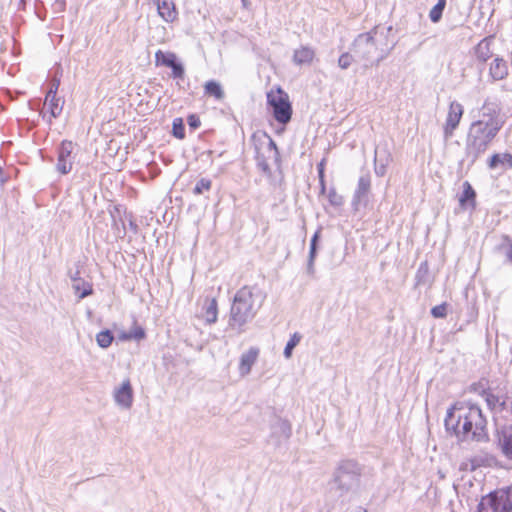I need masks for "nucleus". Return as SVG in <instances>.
<instances>
[{
	"label": "nucleus",
	"mask_w": 512,
	"mask_h": 512,
	"mask_svg": "<svg viewBox=\"0 0 512 512\" xmlns=\"http://www.w3.org/2000/svg\"><path fill=\"white\" fill-rule=\"evenodd\" d=\"M145 337V331L141 327H135L133 330H131L129 333H125L121 336V339L124 340H142Z\"/></svg>",
	"instance_id": "nucleus-33"
},
{
	"label": "nucleus",
	"mask_w": 512,
	"mask_h": 512,
	"mask_svg": "<svg viewBox=\"0 0 512 512\" xmlns=\"http://www.w3.org/2000/svg\"><path fill=\"white\" fill-rule=\"evenodd\" d=\"M346 512H367V510L361 506H355L348 508Z\"/></svg>",
	"instance_id": "nucleus-44"
},
{
	"label": "nucleus",
	"mask_w": 512,
	"mask_h": 512,
	"mask_svg": "<svg viewBox=\"0 0 512 512\" xmlns=\"http://www.w3.org/2000/svg\"><path fill=\"white\" fill-rule=\"evenodd\" d=\"M495 250L498 253L504 255L505 260L504 263L512 265V238L508 235H502L501 243H499Z\"/></svg>",
	"instance_id": "nucleus-20"
},
{
	"label": "nucleus",
	"mask_w": 512,
	"mask_h": 512,
	"mask_svg": "<svg viewBox=\"0 0 512 512\" xmlns=\"http://www.w3.org/2000/svg\"><path fill=\"white\" fill-rule=\"evenodd\" d=\"M447 431H453L460 441L485 438L486 419L478 406L452 407L448 409L445 417Z\"/></svg>",
	"instance_id": "nucleus-2"
},
{
	"label": "nucleus",
	"mask_w": 512,
	"mask_h": 512,
	"mask_svg": "<svg viewBox=\"0 0 512 512\" xmlns=\"http://www.w3.org/2000/svg\"><path fill=\"white\" fill-rule=\"evenodd\" d=\"M379 38L376 29L357 36L352 45V52L358 61H365V66L374 61L378 64L385 58L382 49L378 47Z\"/></svg>",
	"instance_id": "nucleus-4"
},
{
	"label": "nucleus",
	"mask_w": 512,
	"mask_h": 512,
	"mask_svg": "<svg viewBox=\"0 0 512 512\" xmlns=\"http://www.w3.org/2000/svg\"><path fill=\"white\" fill-rule=\"evenodd\" d=\"M243 4L246 5V0H242Z\"/></svg>",
	"instance_id": "nucleus-50"
},
{
	"label": "nucleus",
	"mask_w": 512,
	"mask_h": 512,
	"mask_svg": "<svg viewBox=\"0 0 512 512\" xmlns=\"http://www.w3.org/2000/svg\"><path fill=\"white\" fill-rule=\"evenodd\" d=\"M204 92L206 95L212 96L217 100H223L225 97L221 84L215 80H210L205 83Z\"/></svg>",
	"instance_id": "nucleus-23"
},
{
	"label": "nucleus",
	"mask_w": 512,
	"mask_h": 512,
	"mask_svg": "<svg viewBox=\"0 0 512 512\" xmlns=\"http://www.w3.org/2000/svg\"><path fill=\"white\" fill-rule=\"evenodd\" d=\"M498 442L504 456L512 460V430L501 431V433H499Z\"/></svg>",
	"instance_id": "nucleus-19"
},
{
	"label": "nucleus",
	"mask_w": 512,
	"mask_h": 512,
	"mask_svg": "<svg viewBox=\"0 0 512 512\" xmlns=\"http://www.w3.org/2000/svg\"><path fill=\"white\" fill-rule=\"evenodd\" d=\"M0 512H6L4 509L0 508Z\"/></svg>",
	"instance_id": "nucleus-49"
},
{
	"label": "nucleus",
	"mask_w": 512,
	"mask_h": 512,
	"mask_svg": "<svg viewBox=\"0 0 512 512\" xmlns=\"http://www.w3.org/2000/svg\"><path fill=\"white\" fill-rule=\"evenodd\" d=\"M504 124L500 104L487 98L479 110V118L471 123L466 138L465 151L472 163L486 152Z\"/></svg>",
	"instance_id": "nucleus-1"
},
{
	"label": "nucleus",
	"mask_w": 512,
	"mask_h": 512,
	"mask_svg": "<svg viewBox=\"0 0 512 512\" xmlns=\"http://www.w3.org/2000/svg\"><path fill=\"white\" fill-rule=\"evenodd\" d=\"M157 10L159 15L166 21L172 22L175 20L177 12L175 10V6L172 2L168 0L159 1L157 3Z\"/></svg>",
	"instance_id": "nucleus-18"
},
{
	"label": "nucleus",
	"mask_w": 512,
	"mask_h": 512,
	"mask_svg": "<svg viewBox=\"0 0 512 512\" xmlns=\"http://www.w3.org/2000/svg\"><path fill=\"white\" fill-rule=\"evenodd\" d=\"M491 43L492 37H486L475 47V55L479 61L486 62L492 57Z\"/></svg>",
	"instance_id": "nucleus-17"
},
{
	"label": "nucleus",
	"mask_w": 512,
	"mask_h": 512,
	"mask_svg": "<svg viewBox=\"0 0 512 512\" xmlns=\"http://www.w3.org/2000/svg\"><path fill=\"white\" fill-rule=\"evenodd\" d=\"M257 166L258 168L263 172L265 173L267 176H270L271 175V169H270V166L266 160V158L259 154L257 156Z\"/></svg>",
	"instance_id": "nucleus-37"
},
{
	"label": "nucleus",
	"mask_w": 512,
	"mask_h": 512,
	"mask_svg": "<svg viewBox=\"0 0 512 512\" xmlns=\"http://www.w3.org/2000/svg\"><path fill=\"white\" fill-rule=\"evenodd\" d=\"M74 144L71 141H63L58 148L56 170L66 175L72 170L75 155L73 154Z\"/></svg>",
	"instance_id": "nucleus-8"
},
{
	"label": "nucleus",
	"mask_w": 512,
	"mask_h": 512,
	"mask_svg": "<svg viewBox=\"0 0 512 512\" xmlns=\"http://www.w3.org/2000/svg\"><path fill=\"white\" fill-rule=\"evenodd\" d=\"M72 288L80 299L89 296L93 292L92 285L82 278H73Z\"/></svg>",
	"instance_id": "nucleus-22"
},
{
	"label": "nucleus",
	"mask_w": 512,
	"mask_h": 512,
	"mask_svg": "<svg viewBox=\"0 0 512 512\" xmlns=\"http://www.w3.org/2000/svg\"><path fill=\"white\" fill-rule=\"evenodd\" d=\"M363 470L364 468L356 461L344 460L335 472L334 482L339 489L349 491L359 485Z\"/></svg>",
	"instance_id": "nucleus-6"
},
{
	"label": "nucleus",
	"mask_w": 512,
	"mask_h": 512,
	"mask_svg": "<svg viewBox=\"0 0 512 512\" xmlns=\"http://www.w3.org/2000/svg\"><path fill=\"white\" fill-rule=\"evenodd\" d=\"M44 104L48 107L50 117L57 118L63 110L64 100L58 98L57 95L51 97L46 96Z\"/></svg>",
	"instance_id": "nucleus-21"
},
{
	"label": "nucleus",
	"mask_w": 512,
	"mask_h": 512,
	"mask_svg": "<svg viewBox=\"0 0 512 512\" xmlns=\"http://www.w3.org/2000/svg\"><path fill=\"white\" fill-rule=\"evenodd\" d=\"M212 182L209 179L201 178L195 185L193 189V193L195 195L202 194L204 191H209L211 188Z\"/></svg>",
	"instance_id": "nucleus-32"
},
{
	"label": "nucleus",
	"mask_w": 512,
	"mask_h": 512,
	"mask_svg": "<svg viewBox=\"0 0 512 512\" xmlns=\"http://www.w3.org/2000/svg\"><path fill=\"white\" fill-rule=\"evenodd\" d=\"M281 427L285 431L286 437H289L290 433H291V427L288 424V422H286V421L281 422Z\"/></svg>",
	"instance_id": "nucleus-43"
},
{
	"label": "nucleus",
	"mask_w": 512,
	"mask_h": 512,
	"mask_svg": "<svg viewBox=\"0 0 512 512\" xmlns=\"http://www.w3.org/2000/svg\"><path fill=\"white\" fill-rule=\"evenodd\" d=\"M431 314L434 318H445L447 315V304L442 303L440 305L434 306L431 309Z\"/></svg>",
	"instance_id": "nucleus-36"
},
{
	"label": "nucleus",
	"mask_w": 512,
	"mask_h": 512,
	"mask_svg": "<svg viewBox=\"0 0 512 512\" xmlns=\"http://www.w3.org/2000/svg\"><path fill=\"white\" fill-rule=\"evenodd\" d=\"M497 459L487 452L481 451L478 454L474 455L471 459L463 462L461 464V470H469L474 471L479 467H492L496 465Z\"/></svg>",
	"instance_id": "nucleus-11"
},
{
	"label": "nucleus",
	"mask_w": 512,
	"mask_h": 512,
	"mask_svg": "<svg viewBox=\"0 0 512 512\" xmlns=\"http://www.w3.org/2000/svg\"><path fill=\"white\" fill-rule=\"evenodd\" d=\"M307 272L309 274H313L314 273V261L312 260H308V264H307Z\"/></svg>",
	"instance_id": "nucleus-45"
},
{
	"label": "nucleus",
	"mask_w": 512,
	"mask_h": 512,
	"mask_svg": "<svg viewBox=\"0 0 512 512\" xmlns=\"http://www.w3.org/2000/svg\"><path fill=\"white\" fill-rule=\"evenodd\" d=\"M463 113V106L459 102L453 101L450 103L446 121L443 127L444 138L446 140L453 136L455 129L460 123Z\"/></svg>",
	"instance_id": "nucleus-9"
},
{
	"label": "nucleus",
	"mask_w": 512,
	"mask_h": 512,
	"mask_svg": "<svg viewBox=\"0 0 512 512\" xmlns=\"http://www.w3.org/2000/svg\"><path fill=\"white\" fill-rule=\"evenodd\" d=\"M354 57V54L351 55L349 53H343L338 59L339 67L341 69H347L351 65Z\"/></svg>",
	"instance_id": "nucleus-38"
},
{
	"label": "nucleus",
	"mask_w": 512,
	"mask_h": 512,
	"mask_svg": "<svg viewBox=\"0 0 512 512\" xmlns=\"http://www.w3.org/2000/svg\"><path fill=\"white\" fill-rule=\"evenodd\" d=\"M314 56L315 52L311 47L301 46L294 51L293 62L296 65L310 64Z\"/></svg>",
	"instance_id": "nucleus-16"
},
{
	"label": "nucleus",
	"mask_w": 512,
	"mask_h": 512,
	"mask_svg": "<svg viewBox=\"0 0 512 512\" xmlns=\"http://www.w3.org/2000/svg\"><path fill=\"white\" fill-rule=\"evenodd\" d=\"M485 399H486V403H487L488 407L491 410H494L497 407H500L501 409H505L506 402L505 401H500L498 396L493 395L491 393H487Z\"/></svg>",
	"instance_id": "nucleus-31"
},
{
	"label": "nucleus",
	"mask_w": 512,
	"mask_h": 512,
	"mask_svg": "<svg viewBox=\"0 0 512 512\" xmlns=\"http://www.w3.org/2000/svg\"><path fill=\"white\" fill-rule=\"evenodd\" d=\"M476 192L468 181L463 183V192L459 198L461 206H465L466 203H470L472 207L475 206Z\"/></svg>",
	"instance_id": "nucleus-24"
},
{
	"label": "nucleus",
	"mask_w": 512,
	"mask_h": 512,
	"mask_svg": "<svg viewBox=\"0 0 512 512\" xmlns=\"http://www.w3.org/2000/svg\"><path fill=\"white\" fill-rule=\"evenodd\" d=\"M59 85H60V80L58 78H53L50 83V87H49V90H48L46 96H49V97L56 96Z\"/></svg>",
	"instance_id": "nucleus-40"
},
{
	"label": "nucleus",
	"mask_w": 512,
	"mask_h": 512,
	"mask_svg": "<svg viewBox=\"0 0 512 512\" xmlns=\"http://www.w3.org/2000/svg\"><path fill=\"white\" fill-rule=\"evenodd\" d=\"M155 59L157 65H163L166 67L172 66L173 62L176 60V55L174 53L168 52L164 53L161 50H158L155 53Z\"/></svg>",
	"instance_id": "nucleus-26"
},
{
	"label": "nucleus",
	"mask_w": 512,
	"mask_h": 512,
	"mask_svg": "<svg viewBox=\"0 0 512 512\" xmlns=\"http://www.w3.org/2000/svg\"><path fill=\"white\" fill-rule=\"evenodd\" d=\"M268 150L270 153L273 154L275 160H278L279 158V152H278V149H277V146H276V143L270 139L269 140V143H268Z\"/></svg>",
	"instance_id": "nucleus-42"
},
{
	"label": "nucleus",
	"mask_w": 512,
	"mask_h": 512,
	"mask_svg": "<svg viewBox=\"0 0 512 512\" xmlns=\"http://www.w3.org/2000/svg\"><path fill=\"white\" fill-rule=\"evenodd\" d=\"M172 69V75L174 78L182 79L184 77V67L182 64L177 63L176 60L173 62L172 66H169Z\"/></svg>",
	"instance_id": "nucleus-39"
},
{
	"label": "nucleus",
	"mask_w": 512,
	"mask_h": 512,
	"mask_svg": "<svg viewBox=\"0 0 512 512\" xmlns=\"http://www.w3.org/2000/svg\"><path fill=\"white\" fill-rule=\"evenodd\" d=\"M478 512H512V486L496 489L483 497Z\"/></svg>",
	"instance_id": "nucleus-5"
},
{
	"label": "nucleus",
	"mask_w": 512,
	"mask_h": 512,
	"mask_svg": "<svg viewBox=\"0 0 512 512\" xmlns=\"http://www.w3.org/2000/svg\"><path fill=\"white\" fill-rule=\"evenodd\" d=\"M113 339V334L109 330L101 331L96 335L97 344L102 348L109 347Z\"/></svg>",
	"instance_id": "nucleus-29"
},
{
	"label": "nucleus",
	"mask_w": 512,
	"mask_h": 512,
	"mask_svg": "<svg viewBox=\"0 0 512 512\" xmlns=\"http://www.w3.org/2000/svg\"><path fill=\"white\" fill-rule=\"evenodd\" d=\"M319 174H320V178H321V191L324 192L325 191V185H324V181H323V171L320 170Z\"/></svg>",
	"instance_id": "nucleus-46"
},
{
	"label": "nucleus",
	"mask_w": 512,
	"mask_h": 512,
	"mask_svg": "<svg viewBox=\"0 0 512 512\" xmlns=\"http://www.w3.org/2000/svg\"><path fill=\"white\" fill-rule=\"evenodd\" d=\"M488 166L490 169L507 170L512 168V154L496 153L491 156Z\"/></svg>",
	"instance_id": "nucleus-14"
},
{
	"label": "nucleus",
	"mask_w": 512,
	"mask_h": 512,
	"mask_svg": "<svg viewBox=\"0 0 512 512\" xmlns=\"http://www.w3.org/2000/svg\"><path fill=\"white\" fill-rule=\"evenodd\" d=\"M114 400L124 409H129L132 406L133 390L129 379L123 381L122 385L115 389Z\"/></svg>",
	"instance_id": "nucleus-12"
},
{
	"label": "nucleus",
	"mask_w": 512,
	"mask_h": 512,
	"mask_svg": "<svg viewBox=\"0 0 512 512\" xmlns=\"http://www.w3.org/2000/svg\"><path fill=\"white\" fill-rule=\"evenodd\" d=\"M445 5L446 0H438V3L430 10L429 18L433 23H437L441 20Z\"/></svg>",
	"instance_id": "nucleus-27"
},
{
	"label": "nucleus",
	"mask_w": 512,
	"mask_h": 512,
	"mask_svg": "<svg viewBox=\"0 0 512 512\" xmlns=\"http://www.w3.org/2000/svg\"><path fill=\"white\" fill-rule=\"evenodd\" d=\"M73 278H80L79 271H76L75 274L71 275V281L73 282Z\"/></svg>",
	"instance_id": "nucleus-48"
},
{
	"label": "nucleus",
	"mask_w": 512,
	"mask_h": 512,
	"mask_svg": "<svg viewBox=\"0 0 512 512\" xmlns=\"http://www.w3.org/2000/svg\"><path fill=\"white\" fill-rule=\"evenodd\" d=\"M319 236H320V231H316L315 234L311 238L308 260L315 261L316 254H317V242H318Z\"/></svg>",
	"instance_id": "nucleus-35"
},
{
	"label": "nucleus",
	"mask_w": 512,
	"mask_h": 512,
	"mask_svg": "<svg viewBox=\"0 0 512 512\" xmlns=\"http://www.w3.org/2000/svg\"><path fill=\"white\" fill-rule=\"evenodd\" d=\"M375 172H376V174H378V175H383V173H384V169H383V167H381V168H376V169H375Z\"/></svg>",
	"instance_id": "nucleus-47"
},
{
	"label": "nucleus",
	"mask_w": 512,
	"mask_h": 512,
	"mask_svg": "<svg viewBox=\"0 0 512 512\" xmlns=\"http://www.w3.org/2000/svg\"><path fill=\"white\" fill-rule=\"evenodd\" d=\"M258 356L259 349L257 347H250L241 355L239 362L240 376H247L251 372L252 366L256 363Z\"/></svg>",
	"instance_id": "nucleus-13"
},
{
	"label": "nucleus",
	"mask_w": 512,
	"mask_h": 512,
	"mask_svg": "<svg viewBox=\"0 0 512 512\" xmlns=\"http://www.w3.org/2000/svg\"><path fill=\"white\" fill-rule=\"evenodd\" d=\"M371 191V176L368 171L363 172L359 177L357 188L354 192L352 199V206L355 210H358L360 204H366L368 201V195Z\"/></svg>",
	"instance_id": "nucleus-10"
},
{
	"label": "nucleus",
	"mask_w": 512,
	"mask_h": 512,
	"mask_svg": "<svg viewBox=\"0 0 512 512\" xmlns=\"http://www.w3.org/2000/svg\"><path fill=\"white\" fill-rule=\"evenodd\" d=\"M301 338L302 336L295 332L291 338L289 339V341L287 342L285 348H284V357L286 359H289L291 356H292V351L293 349L299 344V342L301 341Z\"/></svg>",
	"instance_id": "nucleus-28"
},
{
	"label": "nucleus",
	"mask_w": 512,
	"mask_h": 512,
	"mask_svg": "<svg viewBox=\"0 0 512 512\" xmlns=\"http://www.w3.org/2000/svg\"><path fill=\"white\" fill-rule=\"evenodd\" d=\"M265 295L254 287L244 286L233 298L228 320V328L238 334L244 332V326L252 321L262 307Z\"/></svg>",
	"instance_id": "nucleus-3"
},
{
	"label": "nucleus",
	"mask_w": 512,
	"mask_h": 512,
	"mask_svg": "<svg viewBox=\"0 0 512 512\" xmlns=\"http://www.w3.org/2000/svg\"><path fill=\"white\" fill-rule=\"evenodd\" d=\"M218 317V307L216 299H211L205 307L204 318L208 324L215 323Z\"/></svg>",
	"instance_id": "nucleus-25"
},
{
	"label": "nucleus",
	"mask_w": 512,
	"mask_h": 512,
	"mask_svg": "<svg viewBox=\"0 0 512 512\" xmlns=\"http://www.w3.org/2000/svg\"><path fill=\"white\" fill-rule=\"evenodd\" d=\"M267 103L272 108L273 116L278 123L285 125L290 122L292 106L288 94L281 87L267 92Z\"/></svg>",
	"instance_id": "nucleus-7"
},
{
	"label": "nucleus",
	"mask_w": 512,
	"mask_h": 512,
	"mask_svg": "<svg viewBox=\"0 0 512 512\" xmlns=\"http://www.w3.org/2000/svg\"><path fill=\"white\" fill-rule=\"evenodd\" d=\"M172 133L173 136L176 137L177 139H184L185 128L181 118H175L173 120Z\"/></svg>",
	"instance_id": "nucleus-30"
},
{
	"label": "nucleus",
	"mask_w": 512,
	"mask_h": 512,
	"mask_svg": "<svg viewBox=\"0 0 512 512\" xmlns=\"http://www.w3.org/2000/svg\"><path fill=\"white\" fill-rule=\"evenodd\" d=\"M328 200L331 205L339 207L344 203L343 197L337 193L334 188H331L328 192Z\"/></svg>",
	"instance_id": "nucleus-34"
},
{
	"label": "nucleus",
	"mask_w": 512,
	"mask_h": 512,
	"mask_svg": "<svg viewBox=\"0 0 512 512\" xmlns=\"http://www.w3.org/2000/svg\"><path fill=\"white\" fill-rule=\"evenodd\" d=\"M489 75L495 81L502 80L508 75V65L502 58L496 57L490 64Z\"/></svg>",
	"instance_id": "nucleus-15"
},
{
	"label": "nucleus",
	"mask_w": 512,
	"mask_h": 512,
	"mask_svg": "<svg viewBox=\"0 0 512 512\" xmlns=\"http://www.w3.org/2000/svg\"><path fill=\"white\" fill-rule=\"evenodd\" d=\"M187 122H188V125L190 126V128H192V129H197L201 124L199 117L196 115L188 116Z\"/></svg>",
	"instance_id": "nucleus-41"
}]
</instances>
